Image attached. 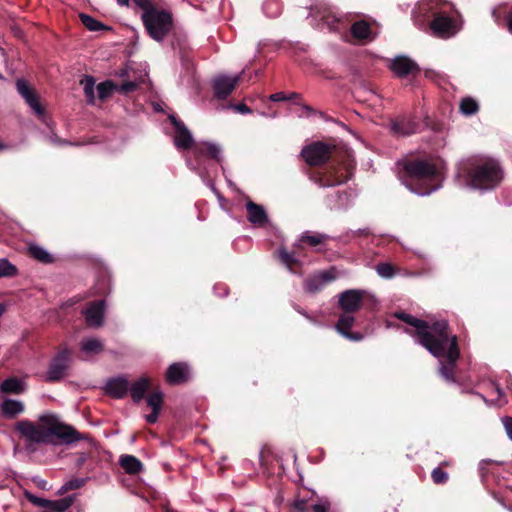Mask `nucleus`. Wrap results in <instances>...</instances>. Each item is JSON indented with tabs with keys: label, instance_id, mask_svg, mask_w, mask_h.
<instances>
[{
	"label": "nucleus",
	"instance_id": "f257e3e1",
	"mask_svg": "<svg viewBox=\"0 0 512 512\" xmlns=\"http://www.w3.org/2000/svg\"><path fill=\"white\" fill-rule=\"evenodd\" d=\"M15 430L27 442L33 444H54L55 439L65 444H71L82 437L72 426L66 425L52 413L39 416L37 422L21 420L15 424Z\"/></svg>",
	"mask_w": 512,
	"mask_h": 512
},
{
	"label": "nucleus",
	"instance_id": "f03ea898",
	"mask_svg": "<svg viewBox=\"0 0 512 512\" xmlns=\"http://www.w3.org/2000/svg\"><path fill=\"white\" fill-rule=\"evenodd\" d=\"M458 182L467 188L486 192L495 189L503 180L499 162L485 155H475L459 164Z\"/></svg>",
	"mask_w": 512,
	"mask_h": 512
},
{
	"label": "nucleus",
	"instance_id": "7ed1b4c3",
	"mask_svg": "<svg viewBox=\"0 0 512 512\" xmlns=\"http://www.w3.org/2000/svg\"><path fill=\"white\" fill-rule=\"evenodd\" d=\"M398 166L405 173L404 178H401L402 183L417 195L427 196L441 187L440 174L429 160H405L399 162Z\"/></svg>",
	"mask_w": 512,
	"mask_h": 512
},
{
	"label": "nucleus",
	"instance_id": "20e7f679",
	"mask_svg": "<svg viewBox=\"0 0 512 512\" xmlns=\"http://www.w3.org/2000/svg\"><path fill=\"white\" fill-rule=\"evenodd\" d=\"M394 316L416 329L415 333L418 337V342L434 357H439L444 354L445 345L447 344V321L441 320L429 325L426 321L420 320L405 312H396Z\"/></svg>",
	"mask_w": 512,
	"mask_h": 512
},
{
	"label": "nucleus",
	"instance_id": "39448f33",
	"mask_svg": "<svg viewBox=\"0 0 512 512\" xmlns=\"http://www.w3.org/2000/svg\"><path fill=\"white\" fill-rule=\"evenodd\" d=\"M394 316L416 329L415 333L418 337V342L434 357H439L444 354L445 345L447 344V321L441 320L429 325L426 321L420 320L405 312H396Z\"/></svg>",
	"mask_w": 512,
	"mask_h": 512
},
{
	"label": "nucleus",
	"instance_id": "423d86ee",
	"mask_svg": "<svg viewBox=\"0 0 512 512\" xmlns=\"http://www.w3.org/2000/svg\"><path fill=\"white\" fill-rule=\"evenodd\" d=\"M141 18L149 36L156 41H162L172 27L171 15L163 10L142 13Z\"/></svg>",
	"mask_w": 512,
	"mask_h": 512
},
{
	"label": "nucleus",
	"instance_id": "0eeeda50",
	"mask_svg": "<svg viewBox=\"0 0 512 512\" xmlns=\"http://www.w3.org/2000/svg\"><path fill=\"white\" fill-rule=\"evenodd\" d=\"M221 147L212 142H200L194 145L193 154L195 156V163L192 162L191 159H187V165L194 171H196L199 176L205 180L210 176V172L207 167L202 166V160L205 155L209 156L211 159L219 162L221 160Z\"/></svg>",
	"mask_w": 512,
	"mask_h": 512
},
{
	"label": "nucleus",
	"instance_id": "6e6552de",
	"mask_svg": "<svg viewBox=\"0 0 512 512\" xmlns=\"http://www.w3.org/2000/svg\"><path fill=\"white\" fill-rule=\"evenodd\" d=\"M446 339L447 344L445 345L444 354L437 358H445L448 363L444 364L442 361H440L439 372L446 381L454 382V366L457 359L459 358L460 353L457 346L456 336H450L448 331H446Z\"/></svg>",
	"mask_w": 512,
	"mask_h": 512
},
{
	"label": "nucleus",
	"instance_id": "1a4fd4ad",
	"mask_svg": "<svg viewBox=\"0 0 512 512\" xmlns=\"http://www.w3.org/2000/svg\"><path fill=\"white\" fill-rule=\"evenodd\" d=\"M461 27L458 20L443 14L436 15L430 24L432 34L442 39L453 37L461 30Z\"/></svg>",
	"mask_w": 512,
	"mask_h": 512
},
{
	"label": "nucleus",
	"instance_id": "9d476101",
	"mask_svg": "<svg viewBox=\"0 0 512 512\" xmlns=\"http://www.w3.org/2000/svg\"><path fill=\"white\" fill-rule=\"evenodd\" d=\"M26 499L33 505L43 507L42 512H66L73 504L74 497L68 496L57 500H49L33 495L30 492H25Z\"/></svg>",
	"mask_w": 512,
	"mask_h": 512
},
{
	"label": "nucleus",
	"instance_id": "9b49d317",
	"mask_svg": "<svg viewBox=\"0 0 512 512\" xmlns=\"http://www.w3.org/2000/svg\"><path fill=\"white\" fill-rule=\"evenodd\" d=\"M332 153V147L323 142H314L304 147L301 155L309 165H320L326 162Z\"/></svg>",
	"mask_w": 512,
	"mask_h": 512
},
{
	"label": "nucleus",
	"instance_id": "f8f14e48",
	"mask_svg": "<svg viewBox=\"0 0 512 512\" xmlns=\"http://www.w3.org/2000/svg\"><path fill=\"white\" fill-rule=\"evenodd\" d=\"M16 89L17 92L24 99L26 104L30 107V109L35 113V115L42 121H45V110L41 103L39 102V98L34 91L33 88L29 86L26 80L18 79L16 81Z\"/></svg>",
	"mask_w": 512,
	"mask_h": 512
},
{
	"label": "nucleus",
	"instance_id": "ddd939ff",
	"mask_svg": "<svg viewBox=\"0 0 512 512\" xmlns=\"http://www.w3.org/2000/svg\"><path fill=\"white\" fill-rule=\"evenodd\" d=\"M71 360V352L68 349L61 350L51 361L46 379L48 381H58L64 377L65 372Z\"/></svg>",
	"mask_w": 512,
	"mask_h": 512
},
{
	"label": "nucleus",
	"instance_id": "4468645a",
	"mask_svg": "<svg viewBox=\"0 0 512 512\" xmlns=\"http://www.w3.org/2000/svg\"><path fill=\"white\" fill-rule=\"evenodd\" d=\"M170 120L175 127V134L173 137L174 145L178 150H187L194 147V139L190 130L186 125L178 120L175 116L171 115Z\"/></svg>",
	"mask_w": 512,
	"mask_h": 512
},
{
	"label": "nucleus",
	"instance_id": "2eb2a0df",
	"mask_svg": "<svg viewBox=\"0 0 512 512\" xmlns=\"http://www.w3.org/2000/svg\"><path fill=\"white\" fill-rule=\"evenodd\" d=\"M365 295L364 290L349 289L339 294L338 304L339 307L348 313H354L361 307Z\"/></svg>",
	"mask_w": 512,
	"mask_h": 512
},
{
	"label": "nucleus",
	"instance_id": "dca6fc26",
	"mask_svg": "<svg viewBox=\"0 0 512 512\" xmlns=\"http://www.w3.org/2000/svg\"><path fill=\"white\" fill-rule=\"evenodd\" d=\"M88 326L98 328L104 323L105 301L91 302L83 311Z\"/></svg>",
	"mask_w": 512,
	"mask_h": 512
},
{
	"label": "nucleus",
	"instance_id": "f3484780",
	"mask_svg": "<svg viewBox=\"0 0 512 512\" xmlns=\"http://www.w3.org/2000/svg\"><path fill=\"white\" fill-rule=\"evenodd\" d=\"M335 268L321 271L317 274L312 275L305 281V289L310 293L320 291L327 283L336 279Z\"/></svg>",
	"mask_w": 512,
	"mask_h": 512
},
{
	"label": "nucleus",
	"instance_id": "a211bd4d",
	"mask_svg": "<svg viewBox=\"0 0 512 512\" xmlns=\"http://www.w3.org/2000/svg\"><path fill=\"white\" fill-rule=\"evenodd\" d=\"M240 80V75L227 76L219 75L213 79L215 96L220 99L226 98L235 88Z\"/></svg>",
	"mask_w": 512,
	"mask_h": 512
},
{
	"label": "nucleus",
	"instance_id": "6ab92c4d",
	"mask_svg": "<svg viewBox=\"0 0 512 512\" xmlns=\"http://www.w3.org/2000/svg\"><path fill=\"white\" fill-rule=\"evenodd\" d=\"M355 318L352 313L345 312L340 315L339 320L335 326L337 332L348 340L360 341L363 339V335L359 332H349L354 325Z\"/></svg>",
	"mask_w": 512,
	"mask_h": 512
},
{
	"label": "nucleus",
	"instance_id": "aec40b11",
	"mask_svg": "<svg viewBox=\"0 0 512 512\" xmlns=\"http://www.w3.org/2000/svg\"><path fill=\"white\" fill-rule=\"evenodd\" d=\"M390 127L396 136H410L419 130V124L409 117H400L391 121Z\"/></svg>",
	"mask_w": 512,
	"mask_h": 512
},
{
	"label": "nucleus",
	"instance_id": "412c9836",
	"mask_svg": "<svg viewBox=\"0 0 512 512\" xmlns=\"http://www.w3.org/2000/svg\"><path fill=\"white\" fill-rule=\"evenodd\" d=\"M390 68L399 77H404L419 71L418 65L406 56L395 57L391 61Z\"/></svg>",
	"mask_w": 512,
	"mask_h": 512
},
{
	"label": "nucleus",
	"instance_id": "4be33fe9",
	"mask_svg": "<svg viewBox=\"0 0 512 512\" xmlns=\"http://www.w3.org/2000/svg\"><path fill=\"white\" fill-rule=\"evenodd\" d=\"M190 370L185 363H173L166 373V380L170 384H180L189 379Z\"/></svg>",
	"mask_w": 512,
	"mask_h": 512
},
{
	"label": "nucleus",
	"instance_id": "5701e85b",
	"mask_svg": "<svg viewBox=\"0 0 512 512\" xmlns=\"http://www.w3.org/2000/svg\"><path fill=\"white\" fill-rule=\"evenodd\" d=\"M104 349L102 341L95 337H87L80 342V351L83 354L82 359L88 360L91 357L100 354Z\"/></svg>",
	"mask_w": 512,
	"mask_h": 512
},
{
	"label": "nucleus",
	"instance_id": "b1692460",
	"mask_svg": "<svg viewBox=\"0 0 512 512\" xmlns=\"http://www.w3.org/2000/svg\"><path fill=\"white\" fill-rule=\"evenodd\" d=\"M2 415L8 419H13L25 411V405L17 399L5 398L0 403Z\"/></svg>",
	"mask_w": 512,
	"mask_h": 512
},
{
	"label": "nucleus",
	"instance_id": "393cba45",
	"mask_svg": "<svg viewBox=\"0 0 512 512\" xmlns=\"http://www.w3.org/2000/svg\"><path fill=\"white\" fill-rule=\"evenodd\" d=\"M246 209L248 212V221L255 226H263L268 221V216L263 206L258 205L252 201L246 203Z\"/></svg>",
	"mask_w": 512,
	"mask_h": 512
},
{
	"label": "nucleus",
	"instance_id": "a878e982",
	"mask_svg": "<svg viewBox=\"0 0 512 512\" xmlns=\"http://www.w3.org/2000/svg\"><path fill=\"white\" fill-rule=\"evenodd\" d=\"M107 394L115 398H123L129 389L128 381L124 377H116L108 380L105 386Z\"/></svg>",
	"mask_w": 512,
	"mask_h": 512
},
{
	"label": "nucleus",
	"instance_id": "bb28decb",
	"mask_svg": "<svg viewBox=\"0 0 512 512\" xmlns=\"http://www.w3.org/2000/svg\"><path fill=\"white\" fill-rule=\"evenodd\" d=\"M147 405L152 409V412L145 416L149 423H155L158 420L160 410L163 404V393L160 390L154 391L146 399Z\"/></svg>",
	"mask_w": 512,
	"mask_h": 512
},
{
	"label": "nucleus",
	"instance_id": "cd10ccee",
	"mask_svg": "<svg viewBox=\"0 0 512 512\" xmlns=\"http://www.w3.org/2000/svg\"><path fill=\"white\" fill-rule=\"evenodd\" d=\"M25 380L17 377H9L0 384V391L5 394L19 395L26 391Z\"/></svg>",
	"mask_w": 512,
	"mask_h": 512
},
{
	"label": "nucleus",
	"instance_id": "c85d7f7f",
	"mask_svg": "<svg viewBox=\"0 0 512 512\" xmlns=\"http://www.w3.org/2000/svg\"><path fill=\"white\" fill-rule=\"evenodd\" d=\"M149 387L150 381L146 377H142L135 381L128 389L133 401L136 403L140 402L144 398V395Z\"/></svg>",
	"mask_w": 512,
	"mask_h": 512
},
{
	"label": "nucleus",
	"instance_id": "c756f323",
	"mask_svg": "<svg viewBox=\"0 0 512 512\" xmlns=\"http://www.w3.org/2000/svg\"><path fill=\"white\" fill-rule=\"evenodd\" d=\"M119 462L122 468L129 474H136L143 469L140 460L132 455H122Z\"/></svg>",
	"mask_w": 512,
	"mask_h": 512
},
{
	"label": "nucleus",
	"instance_id": "7c9ffc66",
	"mask_svg": "<svg viewBox=\"0 0 512 512\" xmlns=\"http://www.w3.org/2000/svg\"><path fill=\"white\" fill-rule=\"evenodd\" d=\"M351 33L356 39H368L371 35L370 25L364 20L357 21L352 25Z\"/></svg>",
	"mask_w": 512,
	"mask_h": 512
},
{
	"label": "nucleus",
	"instance_id": "2f4dec72",
	"mask_svg": "<svg viewBox=\"0 0 512 512\" xmlns=\"http://www.w3.org/2000/svg\"><path fill=\"white\" fill-rule=\"evenodd\" d=\"M84 94L87 98L88 104H94L95 102V79L92 76H85L81 80Z\"/></svg>",
	"mask_w": 512,
	"mask_h": 512
},
{
	"label": "nucleus",
	"instance_id": "473e14b6",
	"mask_svg": "<svg viewBox=\"0 0 512 512\" xmlns=\"http://www.w3.org/2000/svg\"><path fill=\"white\" fill-rule=\"evenodd\" d=\"M96 89L99 99L105 100L110 97L114 91H117L118 85L111 80H106L99 83Z\"/></svg>",
	"mask_w": 512,
	"mask_h": 512
},
{
	"label": "nucleus",
	"instance_id": "72a5a7b5",
	"mask_svg": "<svg viewBox=\"0 0 512 512\" xmlns=\"http://www.w3.org/2000/svg\"><path fill=\"white\" fill-rule=\"evenodd\" d=\"M346 181H347V177H334L332 170L329 171V174L327 176H325V178L319 177L315 180V182L320 187H330V186L340 185Z\"/></svg>",
	"mask_w": 512,
	"mask_h": 512
},
{
	"label": "nucleus",
	"instance_id": "f704fd0d",
	"mask_svg": "<svg viewBox=\"0 0 512 512\" xmlns=\"http://www.w3.org/2000/svg\"><path fill=\"white\" fill-rule=\"evenodd\" d=\"M328 238H329V236L326 234H321V233L312 234L307 231V232L302 233V235L300 236V241L306 242L311 246H317V245L325 242Z\"/></svg>",
	"mask_w": 512,
	"mask_h": 512
},
{
	"label": "nucleus",
	"instance_id": "c9c22d12",
	"mask_svg": "<svg viewBox=\"0 0 512 512\" xmlns=\"http://www.w3.org/2000/svg\"><path fill=\"white\" fill-rule=\"evenodd\" d=\"M29 252L33 258L43 263L52 262V256L41 246L30 245Z\"/></svg>",
	"mask_w": 512,
	"mask_h": 512
},
{
	"label": "nucleus",
	"instance_id": "e433bc0d",
	"mask_svg": "<svg viewBox=\"0 0 512 512\" xmlns=\"http://www.w3.org/2000/svg\"><path fill=\"white\" fill-rule=\"evenodd\" d=\"M18 274L17 267L7 258L0 259V278H10Z\"/></svg>",
	"mask_w": 512,
	"mask_h": 512
},
{
	"label": "nucleus",
	"instance_id": "4c0bfd02",
	"mask_svg": "<svg viewBox=\"0 0 512 512\" xmlns=\"http://www.w3.org/2000/svg\"><path fill=\"white\" fill-rule=\"evenodd\" d=\"M86 478H72L66 481L57 491L58 495H63L66 492L74 489H79L86 483Z\"/></svg>",
	"mask_w": 512,
	"mask_h": 512
},
{
	"label": "nucleus",
	"instance_id": "58836bf2",
	"mask_svg": "<svg viewBox=\"0 0 512 512\" xmlns=\"http://www.w3.org/2000/svg\"><path fill=\"white\" fill-rule=\"evenodd\" d=\"M278 256L280 261L286 266V268L290 272L295 273L293 266L294 264L298 263V260L295 258V256L291 253H288L284 248L278 251Z\"/></svg>",
	"mask_w": 512,
	"mask_h": 512
},
{
	"label": "nucleus",
	"instance_id": "ea45409f",
	"mask_svg": "<svg viewBox=\"0 0 512 512\" xmlns=\"http://www.w3.org/2000/svg\"><path fill=\"white\" fill-rule=\"evenodd\" d=\"M263 11L269 17H277L281 13V5L277 0H266Z\"/></svg>",
	"mask_w": 512,
	"mask_h": 512
},
{
	"label": "nucleus",
	"instance_id": "a19ab883",
	"mask_svg": "<svg viewBox=\"0 0 512 512\" xmlns=\"http://www.w3.org/2000/svg\"><path fill=\"white\" fill-rule=\"evenodd\" d=\"M80 19L83 25L90 31H99L105 28V26L87 14H80Z\"/></svg>",
	"mask_w": 512,
	"mask_h": 512
},
{
	"label": "nucleus",
	"instance_id": "79ce46f5",
	"mask_svg": "<svg viewBox=\"0 0 512 512\" xmlns=\"http://www.w3.org/2000/svg\"><path fill=\"white\" fill-rule=\"evenodd\" d=\"M460 111L464 115H472L478 111V104L472 98H464L460 103Z\"/></svg>",
	"mask_w": 512,
	"mask_h": 512
},
{
	"label": "nucleus",
	"instance_id": "37998d69",
	"mask_svg": "<svg viewBox=\"0 0 512 512\" xmlns=\"http://www.w3.org/2000/svg\"><path fill=\"white\" fill-rule=\"evenodd\" d=\"M432 479L436 484L445 483L448 480V474L443 471L441 468H435L432 471Z\"/></svg>",
	"mask_w": 512,
	"mask_h": 512
},
{
	"label": "nucleus",
	"instance_id": "c03bdc74",
	"mask_svg": "<svg viewBox=\"0 0 512 512\" xmlns=\"http://www.w3.org/2000/svg\"><path fill=\"white\" fill-rule=\"evenodd\" d=\"M377 273L384 278H390L393 276V268L390 264L382 263L376 268Z\"/></svg>",
	"mask_w": 512,
	"mask_h": 512
},
{
	"label": "nucleus",
	"instance_id": "a18cd8bd",
	"mask_svg": "<svg viewBox=\"0 0 512 512\" xmlns=\"http://www.w3.org/2000/svg\"><path fill=\"white\" fill-rule=\"evenodd\" d=\"M133 2L137 7L143 10V13L155 10L150 0H133Z\"/></svg>",
	"mask_w": 512,
	"mask_h": 512
},
{
	"label": "nucleus",
	"instance_id": "49530a36",
	"mask_svg": "<svg viewBox=\"0 0 512 512\" xmlns=\"http://www.w3.org/2000/svg\"><path fill=\"white\" fill-rule=\"evenodd\" d=\"M137 88V84L133 81L126 82L122 85H118L117 91L122 94H127L134 91Z\"/></svg>",
	"mask_w": 512,
	"mask_h": 512
},
{
	"label": "nucleus",
	"instance_id": "de8ad7c7",
	"mask_svg": "<svg viewBox=\"0 0 512 512\" xmlns=\"http://www.w3.org/2000/svg\"><path fill=\"white\" fill-rule=\"evenodd\" d=\"M330 507L328 500H320L318 503L312 505L313 512H327Z\"/></svg>",
	"mask_w": 512,
	"mask_h": 512
},
{
	"label": "nucleus",
	"instance_id": "09e8293b",
	"mask_svg": "<svg viewBox=\"0 0 512 512\" xmlns=\"http://www.w3.org/2000/svg\"><path fill=\"white\" fill-rule=\"evenodd\" d=\"M492 387H493V390L496 392V394H497V396H498V398H497V400H496V401H497V404H498V405H500V406H502V405H504L505 403H507V400L504 398V396H503V391H502V389L500 388V386H499V385H497V384H494V383H493V384H492Z\"/></svg>",
	"mask_w": 512,
	"mask_h": 512
},
{
	"label": "nucleus",
	"instance_id": "8fccbe9b",
	"mask_svg": "<svg viewBox=\"0 0 512 512\" xmlns=\"http://www.w3.org/2000/svg\"><path fill=\"white\" fill-rule=\"evenodd\" d=\"M287 97L283 92L274 93L270 96V100L273 102L283 101L286 100Z\"/></svg>",
	"mask_w": 512,
	"mask_h": 512
},
{
	"label": "nucleus",
	"instance_id": "3c124183",
	"mask_svg": "<svg viewBox=\"0 0 512 512\" xmlns=\"http://www.w3.org/2000/svg\"><path fill=\"white\" fill-rule=\"evenodd\" d=\"M234 108L236 111H238L242 114L250 113V109L244 104L236 105V106H234Z\"/></svg>",
	"mask_w": 512,
	"mask_h": 512
},
{
	"label": "nucleus",
	"instance_id": "603ef678",
	"mask_svg": "<svg viewBox=\"0 0 512 512\" xmlns=\"http://www.w3.org/2000/svg\"><path fill=\"white\" fill-rule=\"evenodd\" d=\"M306 502L303 500H297L295 502V509L299 512H303L305 509Z\"/></svg>",
	"mask_w": 512,
	"mask_h": 512
},
{
	"label": "nucleus",
	"instance_id": "864d4df0",
	"mask_svg": "<svg viewBox=\"0 0 512 512\" xmlns=\"http://www.w3.org/2000/svg\"><path fill=\"white\" fill-rule=\"evenodd\" d=\"M506 25L509 32L512 34V11L506 16Z\"/></svg>",
	"mask_w": 512,
	"mask_h": 512
},
{
	"label": "nucleus",
	"instance_id": "5fc2aeb1",
	"mask_svg": "<svg viewBox=\"0 0 512 512\" xmlns=\"http://www.w3.org/2000/svg\"><path fill=\"white\" fill-rule=\"evenodd\" d=\"M320 20L324 21L328 25L332 24V21L330 20V14L323 12V14L320 16Z\"/></svg>",
	"mask_w": 512,
	"mask_h": 512
},
{
	"label": "nucleus",
	"instance_id": "6e6d98bb",
	"mask_svg": "<svg viewBox=\"0 0 512 512\" xmlns=\"http://www.w3.org/2000/svg\"><path fill=\"white\" fill-rule=\"evenodd\" d=\"M492 16H493V18H494L495 22L500 26V25H501L500 17H499V15L497 14V10H496V9H494V10L492 11Z\"/></svg>",
	"mask_w": 512,
	"mask_h": 512
},
{
	"label": "nucleus",
	"instance_id": "4d7b16f0",
	"mask_svg": "<svg viewBox=\"0 0 512 512\" xmlns=\"http://www.w3.org/2000/svg\"><path fill=\"white\" fill-rule=\"evenodd\" d=\"M129 2H130V0H117V3H118L120 6H128V5H129Z\"/></svg>",
	"mask_w": 512,
	"mask_h": 512
},
{
	"label": "nucleus",
	"instance_id": "13d9d810",
	"mask_svg": "<svg viewBox=\"0 0 512 512\" xmlns=\"http://www.w3.org/2000/svg\"><path fill=\"white\" fill-rule=\"evenodd\" d=\"M221 289H222V292H221V293L216 292V294H217V295H219V296L227 295V290H226V288H225V287H222Z\"/></svg>",
	"mask_w": 512,
	"mask_h": 512
},
{
	"label": "nucleus",
	"instance_id": "bf43d9fd",
	"mask_svg": "<svg viewBox=\"0 0 512 512\" xmlns=\"http://www.w3.org/2000/svg\"><path fill=\"white\" fill-rule=\"evenodd\" d=\"M50 141H51L52 143H58V139H57V137H56V136H51V137H50Z\"/></svg>",
	"mask_w": 512,
	"mask_h": 512
},
{
	"label": "nucleus",
	"instance_id": "052dcab7",
	"mask_svg": "<svg viewBox=\"0 0 512 512\" xmlns=\"http://www.w3.org/2000/svg\"><path fill=\"white\" fill-rule=\"evenodd\" d=\"M6 148V146L2 143H0V151L4 150Z\"/></svg>",
	"mask_w": 512,
	"mask_h": 512
},
{
	"label": "nucleus",
	"instance_id": "680f3d73",
	"mask_svg": "<svg viewBox=\"0 0 512 512\" xmlns=\"http://www.w3.org/2000/svg\"><path fill=\"white\" fill-rule=\"evenodd\" d=\"M294 97H296V94H295V93L291 94V96H290V97H287V99H292V98H294Z\"/></svg>",
	"mask_w": 512,
	"mask_h": 512
}]
</instances>
